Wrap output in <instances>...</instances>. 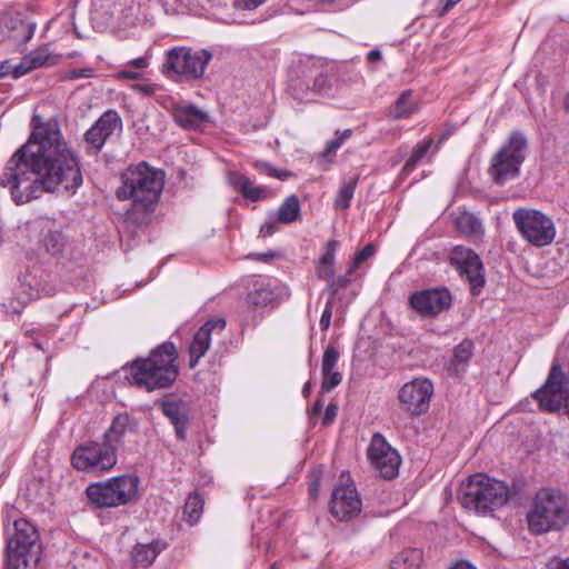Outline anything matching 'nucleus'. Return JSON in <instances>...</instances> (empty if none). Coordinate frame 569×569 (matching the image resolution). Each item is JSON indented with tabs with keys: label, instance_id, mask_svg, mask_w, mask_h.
I'll list each match as a JSON object with an SVG mask.
<instances>
[{
	"label": "nucleus",
	"instance_id": "1",
	"mask_svg": "<svg viewBox=\"0 0 569 569\" xmlns=\"http://www.w3.org/2000/svg\"><path fill=\"white\" fill-rule=\"evenodd\" d=\"M32 132L8 161L0 184L17 204L28 203L42 192L62 189L74 193L82 184L79 158L70 148L56 120H31Z\"/></svg>",
	"mask_w": 569,
	"mask_h": 569
},
{
	"label": "nucleus",
	"instance_id": "2",
	"mask_svg": "<svg viewBox=\"0 0 569 569\" xmlns=\"http://www.w3.org/2000/svg\"><path fill=\"white\" fill-rule=\"evenodd\" d=\"M164 186V172L147 162L129 166L121 174V186L116 194L119 200H130L127 217L142 222L154 210Z\"/></svg>",
	"mask_w": 569,
	"mask_h": 569
},
{
	"label": "nucleus",
	"instance_id": "3",
	"mask_svg": "<svg viewBox=\"0 0 569 569\" xmlns=\"http://www.w3.org/2000/svg\"><path fill=\"white\" fill-rule=\"evenodd\" d=\"M178 353L171 342H164L151 350L144 359H137L123 368L130 385L146 391L170 387L179 375L176 365Z\"/></svg>",
	"mask_w": 569,
	"mask_h": 569
},
{
	"label": "nucleus",
	"instance_id": "4",
	"mask_svg": "<svg viewBox=\"0 0 569 569\" xmlns=\"http://www.w3.org/2000/svg\"><path fill=\"white\" fill-rule=\"evenodd\" d=\"M529 532L536 536L560 531L569 525V499L560 489L545 487L532 498L526 513Z\"/></svg>",
	"mask_w": 569,
	"mask_h": 569
},
{
	"label": "nucleus",
	"instance_id": "5",
	"mask_svg": "<svg viewBox=\"0 0 569 569\" xmlns=\"http://www.w3.org/2000/svg\"><path fill=\"white\" fill-rule=\"evenodd\" d=\"M509 499V487L485 473L470 476L461 483L458 493V500L465 509L482 515L501 508Z\"/></svg>",
	"mask_w": 569,
	"mask_h": 569
},
{
	"label": "nucleus",
	"instance_id": "6",
	"mask_svg": "<svg viewBox=\"0 0 569 569\" xmlns=\"http://www.w3.org/2000/svg\"><path fill=\"white\" fill-rule=\"evenodd\" d=\"M212 58V52L204 48L173 47L166 52L161 72L176 82L200 80Z\"/></svg>",
	"mask_w": 569,
	"mask_h": 569
},
{
	"label": "nucleus",
	"instance_id": "7",
	"mask_svg": "<svg viewBox=\"0 0 569 569\" xmlns=\"http://www.w3.org/2000/svg\"><path fill=\"white\" fill-rule=\"evenodd\" d=\"M139 483L138 476L126 473L91 483L86 493L90 502L99 508H116L129 505L137 499Z\"/></svg>",
	"mask_w": 569,
	"mask_h": 569
},
{
	"label": "nucleus",
	"instance_id": "8",
	"mask_svg": "<svg viewBox=\"0 0 569 569\" xmlns=\"http://www.w3.org/2000/svg\"><path fill=\"white\" fill-rule=\"evenodd\" d=\"M527 149L526 137L519 131L512 132L507 142L491 158L488 168L491 180L496 184L502 186L518 177L520 167L526 159Z\"/></svg>",
	"mask_w": 569,
	"mask_h": 569
},
{
	"label": "nucleus",
	"instance_id": "9",
	"mask_svg": "<svg viewBox=\"0 0 569 569\" xmlns=\"http://www.w3.org/2000/svg\"><path fill=\"white\" fill-rule=\"evenodd\" d=\"M13 528L7 543L6 569H19L21 563L28 566L31 561L37 562L41 551L39 532L32 523L18 519Z\"/></svg>",
	"mask_w": 569,
	"mask_h": 569
},
{
	"label": "nucleus",
	"instance_id": "10",
	"mask_svg": "<svg viewBox=\"0 0 569 569\" xmlns=\"http://www.w3.org/2000/svg\"><path fill=\"white\" fill-rule=\"evenodd\" d=\"M117 450L104 438L101 442L89 441L74 449L71 465L79 471L104 472L117 463Z\"/></svg>",
	"mask_w": 569,
	"mask_h": 569
},
{
	"label": "nucleus",
	"instance_id": "11",
	"mask_svg": "<svg viewBox=\"0 0 569 569\" xmlns=\"http://www.w3.org/2000/svg\"><path fill=\"white\" fill-rule=\"evenodd\" d=\"M512 219L523 239L536 247L548 246L556 237L553 221L538 210L518 209Z\"/></svg>",
	"mask_w": 569,
	"mask_h": 569
},
{
	"label": "nucleus",
	"instance_id": "12",
	"mask_svg": "<svg viewBox=\"0 0 569 569\" xmlns=\"http://www.w3.org/2000/svg\"><path fill=\"white\" fill-rule=\"evenodd\" d=\"M368 458L383 479H392L398 475L400 456L381 435H373L368 448Z\"/></svg>",
	"mask_w": 569,
	"mask_h": 569
},
{
	"label": "nucleus",
	"instance_id": "13",
	"mask_svg": "<svg viewBox=\"0 0 569 569\" xmlns=\"http://www.w3.org/2000/svg\"><path fill=\"white\" fill-rule=\"evenodd\" d=\"M452 297L446 288H432L415 292L409 298L411 308L423 318L437 317L451 306Z\"/></svg>",
	"mask_w": 569,
	"mask_h": 569
},
{
	"label": "nucleus",
	"instance_id": "14",
	"mask_svg": "<svg viewBox=\"0 0 569 569\" xmlns=\"http://www.w3.org/2000/svg\"><path fill=\"white\" fill-rule=\"evenodd\" d=\"M450 260L469 281L472 293L478 295L485 284L483 266L479 256L469 248L456 246Z\"/></svg>",
	"mask_w": 569,
	"mask_h": 569
},
{
	"label": "nucleus",
	"instance_id": "15",
	"mask_svg": "<svg viewBox=\"0 0 569 569\" xmlns=\"http://www.w3.org/2000/svg\"><path fill=\"white\" fill-rule=\"evenodd\" d=\"M121 129L122 120L119 113L114 110H107L84 133L88 151L97 154L106 141Z\"/></svg>",
	"mask_w": 569,
	"mask_h": 569
},
{
	"label": "nucleus",
	"instance_id": "16",
	"mask_svg": "<svg viewBox=\"0 0 569 569\" xmlns=\"http://www.w3.org/2000/svg\"><path fill=\"white\" fill-rule=\"evenodd\" d=\"M433 386L428 379H415L399 391V400L405 410L411 415L425 413L429 408Z\"/></svg>",
	"mask_w": 569,
	"mask_h": 569
},
{
	"label": "nucleus",
	"instance_id": "17",
	"mask_svg": "<svg viewBox=\"0 0 569 569\" xmlns=\"http://www.w3.org/2000/svg\"><path fill=\"white\" fill-rule=\"evenodd\" d=\"M36 23L24 19L20 13L0 16V41H11L20 47L28 42L34 33Z\"/></svg>",
	"mask_w": 569,
	"mask_h": 569
},
{
	"label": "nucleus",
	"instance_id": "18",
	"mask_svg": "<svg viewBox=\"0 0 569 569\" xmlns=\"http://www.w3.org/2000/svg\"><path fill=\"white\" fill-rule=\"evenodd\" d=\"M361 510V500L352 483H342L332 491L330 511L340 521L349 520Z\"/></svg>",
	"mask_w": 569,
	"mask_h": 569
},
{
	"label": "nucleus",
	"instance_id": "19",
	"mask_svg": "<svg viewBox=\"0 0 569 569\" xmlns=\"http://www.w3.org/2000/svg\"><path fill=\"white\" fill-rule=\"evenodd\" d=\"M224 328L226 320L222 318L209 319L199 328L189 345L190 368H194L198 365L200 358L208 351L212 338L221 336Z\"/></svg>",
	"mask_w": 569,
	"mask_h": 569
},
{
	"label": "nucleus",
	"instance_id": "20",
	"mask_svg": "<svg viewBox=\"0 0 569 569\" xmlns=\"http://www.w3.org/2000/svg\"><path fill=\"white\" fill-rule=\"evenodd\" d=\"M138 432V421L128 413L117 415L103 438L118 450L127 436Z\"/></svg>",
	"mask_w": 569,
	"mask_h": 569
},
{
	"label": "nucleus",
	"instance_id": "21",
	"mask_svg": "<svg viewBox=\"0 0 569 569\" xmlns=\"http://www.w3.org/2000/svg\"><path fill=\"white\" fill-rule=\"evenodd\" d=\"M340 353L333 346L325 349L321 363L322 381L321 392L326 393L339 386L342 381V375L336 370Z\"/></svg>",
	"mask_w": 569,
	"mask_h": 569
},
{
	"label": "nucleus",
	"instance_id": "22",
	"mask_svg": "<svg viewBox=\"0 0 569 569\" xmlns=\"http://www.w3.org/2000/svg\"><path fill=\"white\" fill-rule=\"evenodd\" d=\"M162 412L170 419L174 426L176 435L179 439H184L187 431V423L189 419V408L182 400H164L161 403Z\"/></svg>",
	"mask_w": 569,
	"mask_h": 569
},
{
	"label": "nucleus",
	"instance_id": "23",
	"mask_svg": "<svg viewBox=\"0 0 569 569\" xmlns=\"http://www.w3.org/2000/svg\"><path fill=\"white\" fill-rule=\"evenodd\" d=\"M172 118L184 129H197L209 121V116L192 104H176L172 108Z\"/></svg>",
	"mask_w": 569,
	"mask_h": 569
},
{
	"label": "nucleus",
	"instance_id": "24",
	"mask_svg": "<svg viewBox=\"0 0 569 569\" xmlns=\"http://www.w3.org/2000/svg\"><path fill=\"white\" fill-rule=\"evenodd\" d=\"M166 547V543L160 540H153L149 543H136L131 551L132 560L136 566L148 567Z\"/></svg>",
	"mask_w": 569,
	"mask_h": 569
},
{
	"label": "nucleus",
	"instance_id": "25",
	"mask_svg": "<svg viewBox=\"0 0 569 569\" xmlns=\"http://www.w3.org/2000/svg\"><path fill=\"white\" fill-rule=\"evenodd\" d=\"M249 306L254 310L272 306L276 301V293L269 282L257 280L247 297Z\"/></svg>",
	"mask_w": 569,
	"mask_h": 569
},
{
	"label": "nucleus",
	"instance_id": "26",
	"mask_svg": "<svg viewBox=\"0 0 569 569\" xmlns=\"http://www.w3.org/2000/svg\"><path fill=\"white\" fill-rule=\"evenodd\" d=\"M228 180L234 189L239 190L244 198L251 201H259L267 197V191L253 184V182L244 174L239 172H230Z\"/></svg>",
	"mask_w": 569,
	"mask_h": 569
},
{
	"label": "nucleus",
	"instance_id": "27",
	"mask_svg": "<svg viewBox=\"0 0 569 569\" xmlns=\"http://www.w3.org/2000/svg\"><path fill=\"white\" fill-rule=\"evenodd\" d=\"M473 342L465 339L453 350V357L448 366V371L459 376L466 372L469 360L473 353Z\"/></svg>",
	"mask_w": 569,
	"mask_h": 569
},
{
	"label": "nucleus",
	"instance_id": "28",
	"mask_svg": "<svg viewBox=\"0 0 569 569\" xmlns=\"http://www.w3.org/2000/svg\"><path fill=\"white\" fill-rule=\"evenodd\" d=\"M418 102L412 98L410 90L403 91L396 102L388 110V118L391 120L406 119L416 113Z\"/></svg>",
	"mask_w": 569,
	"mask_h": 569
},
{
	"label": "nucleus",
	"instance_id": "29",
	"mask_svg": "<svg viewBox=\"0 0 569 569\" xmlns=\"http://www.w3.org/2000/svg\"><path fill=\"white\" fill-rule=\"evenodd\" d=\"M457 229L467 237L479 239L483 234L480 219L470 212H461L456 219Z\"/></svg>",
	"mask_w": 569,
	"mask_h": 569
},
{
	"label": "nucleus",
	"instance_id": "30",
	"mask_svg": "<svg viewBox=\"0 0 569 569\" xmlns=\"http://www.w3.org/2000/svg\"><path fill=\"white\" fill-rule=\"evenodd\" d=\"M423 561L420 549L409 548L398 553L390 562L391 569H418Z\"/></svg>",
	"mask_w": 569,
	"mask_h": 569
},
{
	"label": "nucleus",
	"instance_id": "31",
	"mask_svg": "<svg viewBox=\"0 0 569 569\" xmlns=\"http://www.w3.org/2000/svg\"><path fill=\"white\" fill-rule=\"evenodd\" d=\"M300 216V201L297 196L288 197L278 209V221L291 223Z\"/></svg>",
	"mask_w": 569,
	"mask_h": 569
},
{
	"label": "nucleus",
	"instance_id": "32",
	"mask_svg": "<svg viewBox=\"0 0 569 569\" xmlns=\"http://www.w3.org/2000/svg\"><path fill=\"white\" fill-rule=\"evenodd\" d=\"M433 143V139L429 138L427 140H423L419 142L409 157V159L406 161L402 172L405 174H409L417 166V163L428 153L429 149L431 148Z\"/></svg>",
	"mask_w": 569,
	"mask_h": 569
},
{
	"label": "nucleus",
	"instance_id": "33",
	"mask_svg": "<svg viewBox=\"0 0 569 569\" xmlns=\"http://www.w3.org/2000/svg\"><path fill=\"white\" fill-rule=\"evenodd\" d=\"M202 507L203 500L198 493H192L188 497L183 507V513L190 525L198 522L202 513Z\"/></svg>",
	"mask_w": 569,
	"mask_h": 569
},
{
	"label": "nucleus",
	"instance_id": "34",
	"mask_svg": "<svg viewBox=\"0 0 569 569\" xmlns=\"http://www.w3.org/2000/svg\"><path fill=\"white\" fill-rule=\"evenodd\" d=\"M357 183H358V177H352L349 179L348 182H345L342 184V187L340 188V190L336 197V200H335L337 208H339L341 210H346L350 207V201L353 198V193H355Z\"/></svg>",
	"mask_w": 569,
	"mask_h": 569
},
{
	"label": "nucleus",
	"instance_id": "35",
	"mask_svg": "<svg viewBox=\"0 0 569 569\" xmlns=\"http://www.w3.org/2000/svg\"><path fill=\"white\" fill-rule=\"evenodd\" d=\"M306 78L312 81L311 86L308 81L307 87L315 92L323 93L329 88L328 77L317 67L310 68L306 74Z\"/></svg>",
	"mask_w": 569,
	"mask_h": 569
},
{
	"label": "nucleus",
	"instance_id": "36",
	"mask_svg": "<svg viewBox=\"0 0 569 569\" xmlns=\"http://www.w3.org/2000/svg\"><path fill=\"white\" fill-rule=\"evenodd\" d=\"M32 70L53 63L48 48H39L26 56Z\"/></svg>",
	"mask_w": 569,
	"mask_h": 569
},
{
	"label": "nucleus",
	"instance_id": "37",
	"mask_svg": "<svg viewBox=\"0 0 569 569\" xmlns=\"http://www.w3.org/2000/svg\"><path fill=\"white\" fill-rule=\"evenodd\" d=\"M352 134V130L351 129H346L343 131H337L336 132V138L330 140L323 152H322V157L323 158H330L332 156L336 154L337 150L343 144V142L346 140H348Z\"/></svg>",
	"mask_w": 569,
	"mask_h": 569
},
{
	"label": "nucleus",
	"instance_id": "38",
	"mask_svg": "<svg viewBox=\"0 0 569 569\" xmlns=\"http://www.w3.org/2000/svg\"><path fill=\"white\" fill-rule=\"evenodd\" d=\"M43 246L46 250L50 253H57L60 251L62 246V237L61 233L58 231H51L49 230L42 239Z\"/></svg>",
	"mask_w": 569,
	"mask_h": 569
},
{
	"label": "nucleus",
	"instance_id": "39",
	"mask_svg": "<svg viewBox=\"0 0 569 569\" xmlns=\"http://www.w3.org/2000/svg\"><path fill=\"white\" fill-rule=\"evenodd\" d=\"M253 166L260 173L269 177H274L280 180H284L291 174L288 171L276 169L270 163L264 161H256Z\"/></svg>",
	"mask_w": 569,
	"mask_h": 569
},
{
	"label": "nucleus",
	"instance_id": "40",
	"mask_svg": "<svg viewBox=\"0 0 569 569\" xmlns=\"http://www.w3.org/2000/svg\"><path fill=\"white\" fill-rule=\"evenodd\" d=\"M376 252V247L372 243H368L363 247V249L358 252L353 259V262L349 267V273H353L359 266L365 262L367 259L372 257Z\"/></svg>",
	"mask_w": 569,
	"mask_h": 569
},
{
	"label": "nucleus",
	"instance_id": "41",
	"mask_svg": "<svg viewBox=\"0 0 569 569\" xmlns=\"http://www.w3.org/2000/svg\"><path fill=\"white\" fill-rule=\"evenodd\" d=\"M94 74V70L90 67L72 69L66 72L64 79L76 80L79 78H91Z\"/></svg>",
	"mask_w": 569,
	"mask_h": 569
},
{
	"label": "nucleus",
	"instance_id": "42",
	"mask_svg": "<svg viewBox=\"0 0 569 569\" xmlns=\"http://www.w3.org/2000/svg\"><path fill=\"white\" fill-rule=\"evenodd\" d=\"M26 288H27L26 282H21V284H20L21 292L18 293V299H20L22 303H26V302L39 297L38 289L33 288L30 284H28V290H26Z\"/></svg>",
	"mask_w": 569,
	"mask_h": 569
},
{
	"label": "nucleus",
	"instance_id": "43",
	"mask_svg": "<svg viewBox=\"0 0 569 569\" xmlns=\"http://www.w3.org/2000/svg\"><path fill=\"white\" fill-rule=\"evenodd\" d=\"M332 309H333L332 299H329L326 302L323 312H322L321 318H320V328H321L322 331H327L329 329V327H330L331 317H332Z\"/></svg>",
	"mask_w": 569,
	"mask_h": 569
},
{
	"label": "nucleus",
	"instance_id": "44",
	"mask_svg": "<svg viewBox=\"0 0 569 569\" xmlns=\"http://www.w3.org/2000/svg\"><path fill=\"white\" fill-rule=\"evenodd\" d=\"M339 242L337 240H330L327 243V250L325 254L321 257L320 261L325 264H335V252L338 247Z\"/></svg>",
	"mask_w": 569,
	"mask_h": 569
},
{
	"label": "nucleus",
	"instance_id": "45",
	"mask_svg": "<svg viewBox=\"0 0 569 569\" xmlns=\"http://www.w3.org/2000/svg\"><path fill=\"white\" fill-rule=\"evenodd\" d=\"M13 68H14L13 69V78L14 79H19L22 76H26L27 73L32 71L31 64L29 63L26 56L22 58V60L19 63L13 64Z\"/></svg>",
	"mask_w": 569,
	"mask_h": 569
},
{
	"label": "nucleus",
	"instance_id": "46",
	"mask_svg": "<svg viewBox=\"0 0 569 569\" xmlns=\"http://www.w3.org/2000/svg\"><path fill=\"white\" fill-rule=\"evenodd\" d=\"M317 274L321 279L332 280L333 276H335L333 264H325V263L318 262Z\"/></svg>",
	"mask_w": 569,
	"mask_h": 569
},
{
	"label": "nucleus",
	"instance_id": "47",
	"mask_svg": "<svg viewBox=\"0 0 569 569\" xmlns=\"http://www.w3.org/2000/svg\"><path fill=\"white\" fill-rule=\"evenodd\" d=\"M351 276L352 273H349V270L342 274L339 276L337 279L331 280V287L333 288V293H338V291L345 287H347L351 282Z\"/></svg>",
	"mask_w": 569,
	"mask_h": 569
},
{
	"label": "nucleus",
	"instance_id": "48",
	"mask_svg": "<svg viewBox=\"0 0 569 569\" xmlns=\"http://www.w3.org/2000/svg\"><path fill=\"white\" fill-rule=\"evenodd\" d=\"M337 413H338V406L336 403H329L328 407L326 408L322 423L325 426L331 425L333 422Z\"/></svg>",
	"mask_w": 569,
	"mask_h": 569
},
{
	"label": "nucleus",
	"instance_id": "49",
	"mask_svg": "<svg viewBox=\"0 0 569 569\" xmlns=\"http://www.w3.org/2000/svg\"><path fill=\"white\" fill-rule=\"evenodd\" d=\"M548 569H569V558H552L548 562Z\"/></svg>",
	"mask_w": 569,
	"mask_h": 569
},
{
	"label": "nucleus",
	"instance_id": "50",
	"mask_svg": "<svg viewBox=\"0 0 569 569\" xmlns=\"http://www.w3.org/2000/svg\"><path fill=\"white\" fill-rule=\"evenodd\" d=\"M142 73L140 71H132L129 69H123L117 73L119 79H129V80H139L142 79Z\"/></svg>",
	"mask_w": 569,
	"mask_h": 569
},
{
	"label": "nucleus",
	"instance_id": "51",
	"mask_svg": "<svg viewBox=\"0 0 569 569\" xmlns=\"http://www.w3.org/2000/svg\"><path fill=\"white\" fill-rule=\"evenodd\" d=\"M312 476L315 477V479L312 481H310L309 483V493L312 498H316L318 496V491H319V480H320V471H315L312 473Z\"/></svg>",
	"mask_w": 569,
	"mask_h": 569
},
{
	"label": "nucleus",
	"instance_id": "52",
	"mask_svg": "<svg viewBox=\"0 0 569 569\" xmlns=\"http://www.w3.org/2000/svg\"><path fill=\"white\" fill-rule=\"evenodd\" d=\"M277 222L276 221H267L260 228V233L263 236H271L277 231Z\"/></svg>",
	"mask_w": 569,
	"mask_h": 569
},
{
	"label": "nucleus",
	"instance_id": "53",
	"mask_svg": "<svg viewBox=\"0 0 569 569\" xmlns=\"http://www.w3.org/2000/svg\"><path fill=\"white\" fill-rule=\"evenodd\" d=\"M13 64L9 60H4L0 63V78H4L7 76L13 77Z\"/></svg>",
	"mask_w": 569,
	"mask_h": 569
},
{
	"label": "nucleus",
	"instance_id": "54",
	"mask_svg": "<svg viewBox=\"0 0 569 569\" xmlns=\"http://www.w3.org/2000/svg\"><path fill=\"white\" fill-rule=\"evenodd\" d=\"M128 66L133 67L136 69H146L149 66L148 59L144 57H139L136 59H132L128 62Z\"/></svg>",
	"mask_w": 569,
	"mask_h": 569
},
{
	"label": "nucleus",
	"instance_id": "55",
	"mask_svg": "<svg viewBox=\"0 0 569 569\" xmlns=\"http://www.w3.org/2000/svg\"><path fill=\"white\" fill-rule=\"evenodd\" d=\"M241 7L247 10H253L262 4L266 0H239Z\"/></svg>",
	"mask_w": 569,
	"mask_h": 569
},
{
	"label": "nucleus",
	"instance_id": "56",
	"mask_svg": "<svg viewBox=\"0 0 569 569\" xmlns=\"http://www.w3.org/2000/svg\"><path fill=\"white\" fill-rule=\"evenodd\" d=\"M134 90L142 92L147 96H151L154 93V86L153 84H136Z\"/></svg>",
	"mask_w": 569,
	"mask_h": 569
},
{
	"label": "nucleus",
	"instance_id": "57",
	"mask_svg": "<svg viewBox=\"0 0 569 569\" xmlns=\"http://www.w3.org/2000/svg\"><path fill=\"white\" fill-rule=\"evenodd\" d=\"M323 408V401L321 399H317L313 403L312 408L309 410V416L312 419L315 416H318Z\"/></svg>",
	"mask_w": 569,
	"mask_h": 569
},
{
	"label": "nucleus",
	"instance_id": "58",
	"mask_svg": "<svg viewBox=\"0 0 569 569\" xmlns=\"http://www.w3.org/2000/svg\"><path fill=\"white\" fill-rule=\"evenodd\" d=\"M461 0H446L443 7L439 10V16H445Z\"/></svg>",
	"mask_w": 569,
	"mask_h": 569
},
{
	"label": "nucleus",
	"instance_id": "59",
	"mask_svg": "<svg viewBox=\"0 0 569 569\" xmlns=\"http://www.w3.org/2000/svg\"><path fill=\"white\" fill-rule=\"evenodd\" d=\"M449 569H477L475 566L469 563L468 561L461 560L458 561L456 565L450 567Z\"/></svg>",
	"mask_w": 569,
	"mask_h": 569
},
{
	"label": "nucleus",
	"instance_id": "60",
	"mask_svg": "<svg viewBox=\"0 0 569 569\" xmlns=\"http://www.w3.org/2000/svg\"><path fill=\"white\" fill-rule=\"evenodd\" d=\"M380 59H381V52L379 50H377V49L371 50L368 53V60L371 61V62L379 61Z\"/></svg>",
	"mask_w": 569,
	"mask_h": 569
},
{
	"label": "nucleus",
	"instance_id": "61",
	"mask_svg": "<svg viewBox=\"0 0 569 569\" xmlns=\"http://www.w3.org/2000/svg\"><path fill=\"white\" fill-rule=\"evenodd\" d=\"M311 393V382L308 381L305 383L303 388H302V395L305 398L309 397Z\"/></svg>",
	"mask_w": 569,
	"mask_h": 569
},
{
	"label": "nucleus",
	"instance_id": "62",
	"mask_svg": "<svg viewBox=\"0 0 569 569\" xmlns=\"http://www.w3.org/2000/svg\"><path fill=\"white\" fill-rule=\"evenodd\" d=\"M333 288L335 287H331V282L328 284V288H327V290L330 291V298L329 299H332V300H333V297L337 295V293H333Z\"/></svg>",
	"mask_w": 569,
	"mask_h": 569
},
{
	"label": "nucleus",
	"instance_id": "63",
	"mask_svg": "<svg viewBox=\"0 0 569 569\" xmlns=\"http://www.w3.org/2000/svg\"><path fill=\"white\" fill-rule=\"evenodd\" d=\"M565 109L567 112H569V92H568V96L566 97V100H565Z\"/></svg>",
	"mask_w": 569,
	"mask_h": 569
},
{
	"label": "nucleus",
	"instance_id": "64",
	"mask_svg": "<svg viewBox=\"0 0 569 569\" xmlns=\"http://www.w3.org/2000/svg\"><path fill=\"white\" fill-rule=\"evenodd\" d=\"M259 257H261V258H263V259H264V258H269V257H270V258H272V257H273V254H271V253H270V254H269V253H263V254H259Z\"/></svg>",
	"mask_w": 569,
	"mask_h": 569
}]
</instances>
